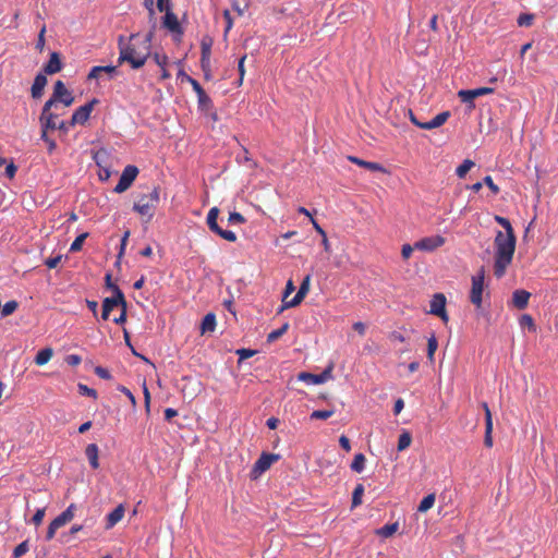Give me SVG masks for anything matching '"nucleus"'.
<instances>
[{"label": "nucleus", "mask_w": 558, "mask_h": 558, "mask_svg": "<svg viewBox=\"0 0 558 558\" xmlns=\"http://www.w3.org/2000/svg\"><path fill=\"white\" fill-rule=\"evenodd\" d=\"M495 220L505 229V232L497 231L494 240V275L497 278H501L513 259L517 239L514 230L507 218L495 216Z\"/></svg>", "instance_id": "1"}, {"label": "nucleus", "mask_w": 558, "mask_h": 558, "mask_svg": "<svg viewBox=\"0 0 558 558\" xmlns=\"http://www.w3.org/2000/svg\"><path fill=\"white\" fill-rule=\"evenodd\" d=\"M151 37V33L144 38H141L138 34H132L125 41L124 36L121 35L118 39L119 64L129 62L133 69L142 68L150 56Z\"/></svg>", "instance_id": "2"}, {"label": "nucleus", "mask_w": 558, "mask_h": 558, "mask_svg": "<svg viewBox=\"0 0 558 558\" xmlns=\"http://www.w3.org/2000/svg\"><path fill=\"white\" fill-rule=\"evenodd\" d=\"M159 204V187L154 186L148 193L142 194L134 203L133 209L142 217L146 218V222L154 217L155 209Z\"/></svg>", "instance_id": "3"}, {"label": "nucleus", "mask_w": 558, "mask_h": 558, "mask_svg": "<svg viewBox=\"0 0 558 558\" xmlns=\"http://www.w3.org/2000/svg\"><path fill=\"white\" fill-rule=\"evenodd\" d=\"M472 286L470 291V301L477 308L482 307L483 292L485 287V269L481 267L476 275L472 277Z\"/></svg>", "instance_id": "4"}, {"label": "nucleus", "mask_w": 558, "mask_h": 558, "mask_svg": "<svg viewBox=\"0 0 558 558\" xmlns=\"http://www.w3.org/2000/svg\"><path fill=\"white\" fill-rule=\"evenodd\" d=\"M218 215H219V209L217 207H213L209 209V211L207 214V219H206L208 228L213 232H215L216 234L221 236L222 239H225L229 242H235L238 238L233 231L223 230L218 226V223H217Z\"/></svg>", "instance_id": "5"}, {"label": "nucleus", "mask_w": 558, "mask_h": 558, "mask_svg": "<svg viewBox=\"0 0 558 558\" xmlns=\"http://www.w3.org/2000/svg\"><path fill=\"white\" fill-rule=\"evenodd\" d=\"M53 106V100H47L44 105L41 114H40V124L41 129L45 130H56V129H65L64 122H57L58 116L50 111Z\"/></svg>", "instance_id": "6"}, {"label": "nucleus", "mask_w": 558, "mask_h": 558, "mask_svg": "<svg viewBox=\"0 0 558 558\" xmlns=\"http://www.w3.org/2000/svg\"><path fill=\"white\" fill-rule=\"evenodd\" d=\"M112 291L114 293L113 298H106L102 303V313L101 318L108 319L110 312L116 307L121 305V307H126V301L124 299V294L120 290L118 286H112Z\"/></svg>", "instance_id": "7"}, {"label": "nucleus", "mask_w": 558, "mask_h": 558, "mask_svg": "<svg viewBox=\"0 0 558 558\" xmlns=\"http://www.w3.org/2000/svg\"><path fill=\"white\" fill-rule=\"evenodd\" d=\"M278 460L279 454L263 452L252 468L251 477L257 478Z\"/></svg>", "instance_id": "8"}, {"label": "nucleus", "mask_w": 558, "mask_h": 558, "mask_svg": "<svg viewBox=\"0 0 558 558\" xmlns=\"http://www.w3.org/2000/svg\"><path fill=\"white\" fill-rule=\"evenodd\" d=\"M333 364H329L320 374L302 372L298 378L308 385H320L332 378Z\"/></svg>", "instance_id": "9"}, {"label": "nucleus", "mask_w": 558, "mask_h": 558, "mask_svg": "<svg viewBox=\"0 0 558 558\" xmlns=\"http://www.w3.org/2000/svg\"><path fill=\"white\" fill-rule=\"evenodd\" d=\"M137 174H138L137 167L132 166V165L126 166L123 169L122 174H121V177L119 179V182L116 185L113 191L116 193H123V192H125L132 185V183L136 179Z\"/></svg>", "instance_id": "10"}, {"label": "nucleus", "mask_w": 558, "mask_h": 558, "mask_svg": "<svg viewBox=\"0 0 558 558\" xmlns=\"http://www.w3.org/2000/svg\"><path fill=\"white\" fill-rule=\"evenodd\" d=\"M213 43L214 40L210 36H204L201 40V65L206 78L209 77Z\"/></svg>", "instance_id": "11"}, {"label": "nucleus", "mask_w": 558, "mask_h": 558, "mask_svg": "<svg viewBox=\"0 0 558 558\" xmlns=\"http://www.w3.org/2000/svg\"><path fill=\"white\" fill-rule=\"evenodd\" d=\"M494 93V88L492 87H480V88H475V89H461L458 92V97L460 98V100L464 104H469L470 108H474V99L480 97V96H484V95H488V94H493Z\"/></svg>", "instance_id": "12"}, {"label": "nucleus", "mask_w": 558, "mask_h": 558, "mask_svg": "<svg viewBox=\"0 0 558 558\" xmlns=\"http://www.w3.org/2000/svg\"><path fill=\"white\" fill-rule=\"evenodd\" d=\"M97 104L98 99L93 98L89 102L78 107L72 114L71 125L84 124L89 119L90 112Z\"/></svg>", "instance_id": "13"}, {"label": "nucleus", "mask_w": 558, "mask_h": 558, "mask_svg": "<svg viewBox=\"0 0 558 558\" xmlns=\"http://www.w3.org/2000/svg\"><path fill=\"white\" fill-rule=\"evenodd\" d=\"M446 239L442 235H432L423 238L414 243V247L420 251L433 252L442 246Z\"/></svg>", "instance_id": "14"}, {"label": "nucleus", "mask_w": 558, "mask_h": 558, "mask_svg": "<svg viewBox=\"0 0 558 558\" xmlns=\"http://www.w3.org/2000/svg\"><path fill=\"white\" fill-rule=\"evenodd\" d=\"M49 100H53V104L61 101L64 106L69 107L74 102V97L62 81H57L53 87V95Z\"/></svg>", "instance_id": "15"}, {"label": "nucleus", "mask_w": 558, "mask_h": 558, "mask_svg": "<svg viewBox=\"0 0 558 558\" xmlns=\"http://www.w3.org/2000/svg\"><path fill=\"white\" fill-rule=\"evenodd\" d=\"M429 313L440 317L445 322L448 320L446 312V296L442 293H436L433 295Z\"/></svg>", "instance_id": "16"}, {"label": "nucleus", "mask_w": 558, "mask_h": 558, "mask_svg": "<svg viewBox=\"0 0 558 558\" xmlns=\"http://www.w3.org/2000/svg\"><path fill=\"white\" fill-rule=\"evenodd\" d=\"M311 279H312V276L310 274L303 278L296 294L293 296L292 300L286 302L284 307H294L303 301V299L306 296V294L310 291Z\"/></svg>", "instance_id": "17"}, {"label": "nucleus", "mask_w": 558, "mask_h": 558, "mask_svg": "<svg viewBox=\"0 0 558 558\" xmlns=\"http://www.w3.org/2000/svg\"><path fill=\"white\" fill-rule=\"evenodd\" d=\"M482 408L485 413V436H484V445L487 448H492L494 445L493 440V415L490 409L486 402L482 403Z\"/></svg>", "instance_id": "18"}, {"label": "nucleus", "mask_w": 558, "mask_h": 558, "mask_svg": "<svg viewBox=\"0 0 558 558\" xmlns=\"http://www.w3.org/2000/svg\"><path fill=\"white\" fill-rule=\"evenodd\" d=\"M184 76H185L186 81L192 85L194 92L196 93L199 107H202L204 109H207L208 107H210L211 100H210L209 96L205 93V90L203 89L201 84L196 80H194L193 77H191L186 74H184Z\"/></svg>", "instance_id": "19"}, {"label": "nucleus", "mask_w": 558, "mask_h": 558, "mask_svg": "<svg viewBox=\"0 0 558 558\" xmlns=\"http://www.w3.org/2000/svg\"><path fill=\"white\" fill-rule=\"evenodd\" d=\"M101 73H106L112 78L118 74L117 66L114 65H97L93 66L87 75V80H97L100 77Z\"/></svg>", "instance_id": "20"}, {"label": "nucleus", "mask_w": 558, "mask_h": 558, "mask_svg": "<svg viewBox=\"0 0 558 558\" xmlns=\"http://www.w3.org/2000/svg\"><path fill=\"white\" fill-rule=\"evenodd\" d=\"M449 117H450L449 111H442V112L438 113L437 116H435L432 120H429L427 122H423V124H420V129L432 130V129L439 128L447 122Z\"/></svg>", "instance_id": "21"}, {"label": "nucleus", "mask_w": 558, "mask_h": 558, "mask_svg": "<svg viewBox=\"0 0 558 558\" xmlns=\"http://www.w3.org/2000/svg\"><path fill=\"white\" fill-rule=\"evenodd\" d=\"M165 13L166 14L163 16V26L173 33L181 34L182 28L180 26L177 15L171 10H168Z\"/></svg>", "instance_id": "22"}, {"label": "nucleus", "mask_w": 558, "mask_h": 558, "mask_svg": "<svg viewBox=\"0 0 558 558\" xmlns=\"http://www.w3.org/2000/svg\"><path fill=\"white\" fill-rule=\"evenodd\" d=\"M46 85H47V77L44 74L38 73L35 76L32 88H31L32 97L40 98L43 96L44 88Z\"/></svg>", "instance_id": "23"}, {"label": "nucleus", "mask_w": 558, "mask_h": 558, "mask_svg": "<svg viewBox=\"0 0 558 558\" xmlns=\"http://www.w3.org/2000/svg\"><path fill=\"white\" fill-rule=\"evenodd\" d=\"M531 293L525 290H515L512 294V303L518 310H524L530 300Z\"/></svg>", "instance_id": "24"}, {"label": "nucleus", "mask_w": 558, "mask_h": 558, "mask_svg": "<svg viewBox=\"0 0 558 558\" xmlns=\"http://www.w3.org/2000/svg\"><path fill=\"white\" fill-rule=\"evenodd\" d=\"M124 506L119 505L117 506L108 515H107V523L106 529L113 527L117 523H119L123 517H124Z\"/></svg>", "instance_id": "25"}, {"label": "nucleus", "mask_w": 558, "mask_h": 558, "mask_svg": "<svg viewBox=\"0 0 558 558\" xmlns=\"http://www.w3.org/2000/svg\"><path fill=\"white\" fill-rule=\"evenodd\" d=\"M348 159L351 162H353L360 167L366 168L369 171L386 172V169L378 162L366 161V160H363V159H361L359 157H354V156H349Z\"/></svg>", "instance_id": "26"}, {"label": "nucleus", "mask_w": 558, "mask_h": 558, "mask_svg": "<svg viewBox=\"0 0 558 558\" xmlns=\"http://www.w3.org/2000/svg\"><path fill=\"white\" fill-rule=\"evenodd\" d=\"M62 69V63L60 60V56L58 52H52L50 54V59L44 68L45 73L54 74L60 72Z\"/></svg>", "instance_id": "27"}, {"label": "nucleus", "mask_w": 558, "mask_h": 558, "mask_svg": "<svg viewBox=\"0 0 558 558\" xmlns=\"http://www.w3.org/2000/svg\"><path fill=\"white\" fill-rule=\"evenodd\" d=\"M98 453H99V449L96 444L87 445V447L85 449V454L89 461L90 466L94 470H97L99 468Z\"/></svg>", "instance_id": "28"}, {"label": "nucleus", "mask_w": 558, "mask_h": 558, "mask_svg": "<svg viewBox=\"0 0 558 558\" xmlns=\"http://www.w3.org/2000/svg\"><path fill=\"white\" fill-rule=\"evenodd\" d=\"M74 509L75 506L71 504L62 513H60L52 521L56 523V525L62 527L74 518Z\"/></svg>", "instance_id": "29"}, {"label": "nucleus", "mask_w": 558, "mask_h": 558, "mask_svg": "<svg viewBox=\"0 0 558 558\" xmlns=\"http://www.w3.org/2000/svg\"><path fill=\"white\" fill-rule=\"evenodd\" d=\"M216 328V315L214 313H208L204 316L201 324V332L202 335L206 332H213Z\"/></svg>", "instance_id": "30"}, {"label": "nucleus", "mask_w": 558, "mask_h": 558, "mask_svg": "<svg viewBox=\"0 0 558 558\" xmlns=\"http://www.w3.org/2000/svg\"><path fill=\"white\" fill-rule=\"evenodd\" d=\"M52 355H53V350L51 348H45V349L38 351V353L35 356L36 365L43 366V365L47 364L50 361V359L52 357Z\"/></svg>", "instance_id": "31"}, {"label": "nucleus", "mask_w": 558, "mask_h": 558, "mask_svg": "<svg viewBox=\"0 0 558 558\" xmlns=\"http://www.w3.org/2000/svg\"><path fill=\"white\" fill-rule=\"evenodd\" d=\"M366 458L363 453H356L351 463V470L361 473L365 468Z\"/></svg>", "instance_id": "32"}, {"label": "nucleus", "mask_w": 558, "mask_h": 558, "mask_svg": "<svg viewBox=\"0 0 558 558\" xmlns=\"http://www.w3.org/2000/svg\"><path fill=\"white\" fill-rule=\"evenodd\" d=\"M435 500H436V496L435 494H428L427 496H425L420 505H418V508L417 510L420 512H426L428 511L430 508H433L434 504H435Z\"/></svg>", "instance_id": "33"}, {"label": "nucleus", "mask_w": 558, "mask_h": 558, "mask_svg": "<svg viewBox=\"0 0 558 558\" xmlns=\"http://www.w3.org/2000/svg\"><path fill=\"white\" fill-rule=\"evenodd\" d=\"M398 529L399 524L397 522L391 524H385L377 531V534L381 537H390L398 531Z\"/></svg>", "instance_id": "34"}, {"label": "nucleus", "mask_w": 558, "mask_h": 558, "mask_svg": "<svg viewBox=\"0 0 558 558\" xmlns=\"http://www.w3.org/2000/svg\"><path fill=\"white\" fill-rule=\"evenodd\" d=\"M475 166L474 161L471 159H465L463 162L456 169V174L463 179L466 173Z\"/></svg>", "instance_id": "35"}, {"label": "nucleus", "mask_w": 558, "mask_h": 558, "mask_svg": "<svg viewBox=\"0 0 558 558\" xmlns=\"http://www.w3.org/2000/svg\"><path fill=\"white\" fill-rule=\"evenodd\" d=\"M288 329H289V324L288 323L283 324L280 328L275 329L268 333L267 341L269 343L275 342L280 337H282L287 332Z\"/></svg>", "instance_id": "36"}, {"label": "nucleus", "mask_w": 558, "mask_h": 558, "mask_svg": "<svg viewBox=\"0 0 558 558\" xmlns=\"http://www.w3.org/2000/svg\"><path fill=\"white\" fill-rule=\"evenodd\" d=\"M437 348H438V342H437L435 335L433 333L427 340V357L430 362L434 361V355H435Z\"/></svg>", "instance_id": "37"}, {"label": "nucleus", "mask_w": 558, "mask_h": 558, "mask_svg": "<svg viewBox=\"0 0 558 558\" xmlns=\"http://www.w3.org/2000/svg\"><path fill=\"white\" fill-rule=\"evenodd\" d=\"M364 494V486L357 484L352 494V507H357L362 504V496Z\"/></svg>", "instance_id": "38"}, {"label": "nucleus", "mask_w": 558, "mask_h": 558, "mask_svg": "<svg viewBox=\"0 0 558 558\" xmlns=\"http://www.w3.org/2000/svg\"><path fill=\"white\" fill-rule=\"evenodd\" d=\"M411 441H412L411 435L408 432L402 433L398 439V450L399 451L405 450L408 447H410Z\"/></svg>", "instance_id": "39"}, {"label": "nucleus", "mask_w": 558, "mask_h": 558, "mask_svg": "<svg viewBox=\"0 0 558 558\" xmlns=\"http://www.w3.org/2000/svg\"><path fill=\"white\" fill-rule=\"evenodd\" d=\"M333 410H316L311 414L312 420H327L333 415Z\"/></svg>", "instance_id": "40"}, {"label": "nucleus", "mask_w": 558, "mask_h": 558, "mask_svg": "<svg viewBox=\"0 0 558 558\" xmlns=\"http://www.w3.org/2000/svg\"><path fill=\"white\" fill-rule=\"evenodd\" d=\"M17 307L19 303L16 301H9L2 306L1 314L3 317H7L13 314Z\"/></svg>", "instance_id": "41"}, {"label": "nucleus", "mask_w": 558, "mask_h": 558, "mask_svg": "<svg viewBox=\"0 0 558 558\" xmlns=\"http://www.w3.org/2000/svg\"><path fill=\"white\" fill-rule=\"evenodd\" d=\"M87 236H88L87 232L82 233L78 236H76V239L72 242V244L70 246V251L71 252H78V251H81V248L83 246V243H84V241H85V239Z\"/></svg>", "instance_id": "42"}, {"label": "nucleus", "mask_w": 558, "mask_h": 558, "mask_svg": "<svg viewBox=\"0 0 558 558\" xmlns=\"http://www.w3.org/2000/svg\"><path fill=\"white\" fill-rule=\"evenodd\" d=\"M28 542L24 541L14 548L12 556L13 558H20L23 555H25L28 551Z\"/></svg>", "instance_id": "43"}, {"label": "nucleus", "mask_w": 558, "mask_h": 558, "mask_svg": "<svg viewBox=\"0 0 558 558\" xmlns=\"http://www.w3.org/2000/svg\"><path fill=\"white\" fill-rule=\"evenodd\" d=\"M519 323H520L521 327H523V328L527 327L529 329L535 331L534 319L531 315H529V314L522 315Z\"/></svg>", "instance_id": "44"}, {"label": "nucleus", "mask_w": 558, "mask_h": 558, "mask_svg": "<svg viewBox=\"0 0 558 558\" xmlns=\"http://www.w3.org/2000/svg\"><path fill=\"white\" fill-rule=\"evenodd\" d=\"M533 20H534V15L533 14L523 13V14L519 15L518 24H519V26L529 27V26L532 25Z\"/></svg>", "instance_id": "45"}, {"label": "nucleus", "mask_w": 558, "mask_h": 558, "mask_svg": "<svg viewBox=\"0 0 558 558\" xmlns=\"http://www.w3.org/2000/svg\"><path fill=\"white\" fill-rule=\"evenodd\" d=\"M77 388L81 395L97 399V391L95 389L89 388L84 384H78Z\"/></svg>", "instance_id": "46"}, {"label": "nucleus", "mask_w": 558, "mask_h": 558, "mask_svg": "<svg viewBox=\"0 0 558 558\" xmlns=\"http://www.w3.org/2000/svg\"><path fill=\"white\" fill-rule=\"evenodd\" d=\"M245 221H246V219L244 218V216L236 211L231 213L228 218V222L231 225H242Z\"/></svg>", "instance_id": "47"}, {"label": "nucleus", "mask_w": 558, "mask_h": 558, "mask_svg": "<svg viewBox=\"0 0 558 558\" xmlns=\"http://www.w3.org/2000/svg\"><path fill=\"white\" fill-rule=\"evenodd\" d=\"M47 132H48V130L41 129L40 138L48 144V150H49V153H51L56 148V142L53 140L49 138Z\"/></svg>", "instance_id": "48"}, {"label": "nucleus", "mask_w": 558, "mask_h": 558, "mask_svg": "<svg viewBox=\"0 0 558 558\" xmlns=\"http://www.w3.org/2000/svg\"><path fill=\"white\" fill-rule=\"evenodd\" d=\"M130 234H131L130 230H126V231L123 233V236H122V239H121V244H120L119 254H118V262L120 260V258L122 257V255H123V254H124V252H125V247H126V244H128V240H129Z\"/></svg>", "instance_id": "49"}, {"label": "nucleus", "mask_w": 558, "mask_h": 558, "mask_svg": "<svg viewBox=\"0 0 558 558\" xmlns=\"http://www.w3.org/2000/svg\"><path fill=\"white\" fill-rule=\"evenodd\" d=\"M483 184L487 185L494 195H497L500 192L499 187L494 183L490 175H486L484 178Z\"/></svg>", "instance_id": "50"}, {"label": "nucleus", "mask_w": 558, "mask_h": 558, "mask_svg": "<svg viewBox=\"0 0 558 558\" xmlns=\"http://www.w3.org/2000/svg\"><path fill=\"white\" fill-rule=\"evenodd\" d=\"M118 390L121 391L122 393H124L125 397H128V399L130 400L133 408H136V404H137L136 399L130 389H128L125 386L120 385L118 387Z\"/></svg>", "instance_id": "51"}, {"label": "nucleus", "mask_w": 558, "mask_h": 558, "mask_svg": "<svg viewBox=\"0 0 558 558\" xmlns=\"http://www.w3.org/2000/svg\"><path fill=\"white\" fill-rule=\"evenodd\" d=\"M255 353H256V351L251 350V349H239V350H236V354H238L240 361H243V360H246L248 357H252Z\"/></svg>", "instance_id": "52"}, {"label": "nucleus", "mask_w": 558, "mask_h": 558, "mask_svg": "<svg viewBox=\"0 0 558 558\" xmlns=\"http://www.w3.org/2000/svg\"><path fill=\"white\" fill-rule=\"evenodd\" d=\"M62 259V256L61 255H57L54 257H49L45 260V265L49 268V269H53L56 268L59 263L61 262Z\"/></svg>", "instance_id": "53"}, {"label": "nucleus", "mask_w": 558, "mask_h": 558, "mask_svg": "<svg viewBox=\"0 0 558 558\" xmlns=\"http://www.w3.org/2000/svg\"><path fill=\"white\" fill-rule=\"evenodd\" d=\"M95 374L99 377V378H102V379H111V374L110 372L102 367V366H97L95 367Z\"/></svg>", "instance_id": "54"}, {"label": "nucleus", "mask_w": 558, "mask_h": 558, "mask_svg": "<svg viewBox=\"0 0 558 558\" xmlns=\"http://www.w3.org/2000/svg\"><path fill=\"white\" fill-rule=\"evenodd\" d=\"M45 517V508L38 509L32 518L35 525L41 524Z\"/></svg>", "instance_id": "55"}, {"label": "nucleus", "mask_w": 558, "mask_h": 558, "mask_svg": "<svg viewBox=\"0 0 558 558\" xmlns=\"http://www.w3.org/2000/svg\"><path fill=\"white\" fill-rule=\"evenodd\" d=\"M245 59H246V54L241 57L240 60H239V63H238V70H239V75H240V84L243 83V78H244V75H245V69H244Z\"/></svg>", "instance_id": "56"}, {"label": "nucleus", "mask_w": 558, "mask_h": 558, "mask_svg": "<svg viewBox=\"0 0 558 558\" xmlns=\"http://www.w3.org/2000/svg\"><path fill=\"white\" fill-rule=\"evenodd\" d=\"M65 362L71 366H77L78 364H81L82 359L77 354H70L65 357Z\"/></svg>", "instance_id": "57"}, {"label": "nucleus", "mask_w": 558, "mask_h": 558, "mask_svg": "<svg viewBox=\"0 0 558 558\" xmlns=\"http://www.w3.org/2000/svg\"><path fill=\"white\" fill-rule=\"evenodd\" d=\"M414 245H410V244H404L402 246V250H401V255L403 257V259H409L413 253V250H414Z\"/></svg>", "instance_id": "58"}, {"label": "nucleus", "mask_w": 558, "mask_h": 558, "mask_svg": "<svg viewBox=\"0 0 558 558\" xmlns=\"http://www.w3.org/2000/svg\"><path fill=\"white\" fill-rule=\"evenodd\" d=\"M157 9L160 12H166L171 10V1L170 0H157Z\"/></svg>", "instance_id": "59"}, {"label": "nucleus", "mask_w": 558, "mask_h": 558, "mask_svg": "<svg viewBox=\"0 0 558 558\" xmlns=\"http://www.w3.org/2000/svg\"><path fill=\"white\" fill-rule=\"evenodd\" d=\"M60 527L58 525H56V523L53 521L50 522L49 526H48V531H47V535H46V538L48 541L52 539L56 532L59 530Z\"/></svg>", "instance_id": "60"}, {"label": "nucleus", "mask_w": 558, "mask_h": 558, "mask_svg": "<svg viewBox=\"0 0 558 558\" xmlns=\"http://www.w3.org/2000/svg\"><path fill=\"white\" fill-rule=\"evenodd\" d=\"M16 170H17L16 166L13 163V161H11L9 165H7V168H5L7 177L10 179L14 178Z\"/></svg>", "instance_id": "61"}, {"label": "nucleus", "mask_w": 558, "mask_h": 558, "mask_svg": "<svg viewBox=\"0 0 558 558\" xmlns=\"http://www.w3.org/2000/svg\"><path fill=\"white\" fill-rule=\"evenodd\" d=\"M339 444H340L341 448L344 449L347 452H349L351 450L350 440L347 436H344V435L340 436Z\"/></svg>", "instance_id": "62"}, {"label": "nucleus", "mask_w": 558, "mask_h": 558, "mask_svg": "<svg viewBox=\"0 0 558 558\" xmlns=\"http://www.w3.org/2000/svg\"><path fill=\"white\" fill-rule=\"evenodd\" d=\"M45 32H46V28L44 26L40 29V32H39L38 40H37V44H36V48L39 49V50H43L44 45H45Z\"/></svg>", "instance_id": "63"}, {"label": "nucleus", "mask_w": 558, "mask_h": 558, "mask_svg": "<svg viewBox=\"0 0 558 558\" xmlns=\"http://www.w3.org/2000/svg\"><path fill=\"white\" fill-rule=\"evenodd\" d=\"M353 329L357 331L361 336H364L366 331V326L362 322H356L353 324Z\"/></svg>", "instance_id": "64"}]
</instances>
